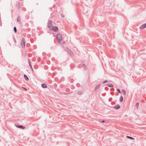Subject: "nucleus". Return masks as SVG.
I'll list each match as a JSON object with an SVG mask.
<instances>
[{"instance_id":"1","label":"nucleus","mask_w":146,"mask_h":146,"mask_svg":"<svg viewBox=\"0 0 146 146\" xmlns=\"http://www.w3.org/2000/svg\"><path fill=\"white\" fill-rule=\"evenodd\" d=\"M25 40L24 38H23L21 41V47L23 48H24L25 46Z\"/></svg>"},{"instance_id":"2","label":"nucleus","mask_w":146,"mask_h":146,"mask_svg":"<svg viewBox=\"0 0 146 146\" xmlns=\"http://www.w3.org/2000/svg\"><path fill=\"white\" fill-rule=\"evenodd\" d=\"M52 20H49L47 23V27L50 30L52 27Z\"/></svg>"},{"instance_id":"3","label":"nucleus","mask_w":146,"mask_h":146,"mask_svg":"<svg viewBox=\"0 0 146 146\" xmlns=\"http://www.w3.org/2000/svg\"><path fill=\"white\" fill-rule=\"evenodd\" d=\"M56 38L58 40L61 41L62 39V35L59 34H58L56 35Z\"/></svg>"},{"instance_id":"4","label":"nucleus","mask_w":146,"mask_h":146,"mask_svg":"<svg viewBox=\"0 0 146 146\" xmlns=\"http://www.w3.org/2000/svg\"><path fill=\"white\" fill-rule=\"evenodd\" d=\"M50 30L53 31L54 32H57L58 30V27L56 26H55L54 27H52Z\"/></svg>"},{"instance_id":"5","label":"nucleus","mask_w":146,"mask_h":146,"mask_svg":"<svg viewBox=\"0 0 146 146\" xmlns=\"http://www.w3.org/2000/svg\"><path fill=\"white\" fill-rule=\"evenodd\" d=\"M15 126H16V127H17L19 128H20L21 129H25V127H24L23 125H21L15 124Z\"/></svg>"},{"instance_id":"6","label":"nucleus","mask_w":146,"mask_h":146,"mask_svg":"<svg viewBox=\"0 0 146 146\" xmlns=\"http://www.w3.org/2000/svg\"><path fill=\"white\" fill-rule=\"evenodd\" d=\"M112 108H114L116 110H118L120 108V106L119 105L117 104L115 106L112 107Z\"/></svg>"},{"instance_id":"7","label":"nucleus","mask_w":146,"mask_h":146,"mask_svg":"<svg viewBox=\"0 0 146 146\" xmlns=\"http://www.w3.org/2000/svg\"><path fill=\"white\" fill-rule=\"evenodd\" d=\"M146 28V23L142 25L139 27L140 29H143Z\"/></svg>"},{"instance_id":"8","label":"nucleus","mask_w":146,"mask_h":146,"mask_svg":"<svg viewBox=\"0 0 146 146\" xmlns=\"http://www.w3.org/2000/svg\"><path fill=\"white\" fill-rule=\"evenodd\" d=\"M17 7V9L18 10H19L20 9V3L19 2L16 6Z\"/></svg>"},{"instance_id":"9","label":"nucleus","mask_w":146,"mask_h":146,"mask_svg":"<svg viewBox=\"0 0 146 146\" xmlns=\"http://www.w3.org/2000/svg\"><path fill=\"white\" fill-rule=\"evenodd\" d=\"M100 85L98 84L97 85L95 88L94 90L95 91H96L100 87Z\"/></svg>"},{"instance_id":"10","label":"nucleus","mask_w":146,"mask_h":146,"mask_svg":"<svg viewBox=\"0 0 146 146\" xmlns=\"http://www.w3.org/2000/svg\"><path fill=\"white\" fill-rule=\"evenodd\" d=\"M24 78L25 80H26L27 81H28L29 80V78L28 76L26 74H24Z\"/></svg>"},{"instance_id":"11","label":"nucleus","mask_w":146,"mask_h":146,"mask_svg":"<svg viewBox=\"0 0 146 146\" xmlns=\"http://www.w3.org/2000/svg\"><path fill=\"white\" fill-rule=\"evenodd\" d=\"M41 87L43 88H46L47 87V86L45 84H42L41 85Z\"/></svg>"},{"instance_id":"12","label":"nucleus","mask_w":146,"mask_h":146,"mask_svg":"<svg viewBox=\"0 0 146 146\" xmlns=\"http://www.w3.org/2000/svg\"><path fill=\"white\" fill-rule=\"evenodd\" d=\"M123 98L122 96H121L119 98V101L120 102H121L123 101Z\"/></svg>"},{"instance_id":"13","label":"nucleus","mask_w":146,"mask_h":146,"mask_svg":"<svg viewBox=\"0 0 146 146\" xmlns=\"http://www.w3.org/2000/svg\"><path fill=\"white\" fill-rule=\"evenodd\" d=\"M82 67L83 68V69L84 70H86V66L84 64H82Z\"/></svg>"},{"instance_id":"14","label":"nucleus","mask_w":146,"mask_h":146,"mask_svg":"<svg viewBox=\"0 0 146 146\" xmlns=\"http://www.w3.org/2000/svg\"><path fill=\"white\" fill-rule=\"evenodd\" d=\"M121 92H122L123 93V94L124 95H125L126 94V92H125V90H124V89H122V90H121Z\"/></svg>"},{"instance_id":"15","label":"nucleus","mask_w":146,"mask_h":146,"mask_svg":"<svg viewBox=\"0 0 146 146\" xmlns=\"http://www.w3.org/2000/svg\"><path fill=\"white\" fill-rule=\"evenodd\" d=\"M106 85L110 88H111L113 87V85L111 84H107Z\"/></svg>"},{"instance_id":"16","label":"nucleus","mask_w":146,"mask_h":146,"mask_svg":"<svg viewBox=\"0 0 146 146\" xmlns=\"http://www.w3.org/2000/svg\"><path fill=\"white\" fill-rule=\"evenodd\" d=\"M82 93V92L81 91H80L78 92L77 94L79 95H81Z\"/></svg>"},{"instance_id":"17","label":"nucleus","mask_w":146,"mask_h":146,"mask_svg":"<svg viewBox=\"0 0 146 146\" xmlns=\"http://www.w3.org/2000/svg\"><path fill=\"white\" fill-rule=\"evenodd\" d=\"M14 30L15 33H16L17 32V28L16 27H14L13 28Z\"/></svg>"},{"instance_id":"18","label":"nucleus","mask_w":146,"mask_h":146,"mask_svg":"<svg viewBox=\"0 0 146 146\" xmlns=\"http://www.w3.org/2000/svg\"><path fill=\"white\" fill-rule=\"evenodd\" d=\"M17 21L19 22L20 21V18L19 16L17 18Z\"/></svg>"},{"instance_id":"19","label":"nucleus","mask_w":146,"mask_h":146,"mask_svg":"<svg viewBox=\"0 0 146 146\" xmlns=\"http://www.w3.org/2000/svg\"><path fill=\"white\" fill-rule=\"evenodd\" d=\"M29 62V66L30 67V68L32 69V66H31V64L30 62V61H29V62Z\"/></svg>"},{"instance_id":"20","label":"nucleus","mask_w":146,"mask_h":146,"mask_svg":"<svg viewBox=\"0 0 146 146\" xmlns=\"http://www.w3.org/2000/svg\"><path fill=\"white\" fill-rule=\"evenodd\" d=\"M126 137L127 138H128L130 139H134V138H133V137H130V136H127Z\"/></svg>"},{"instance_id":"21","label":"nucleus","mask_w":146,"mask_h":146,"mask_svg":"<svg viewBox=\"0 0 146 146\" xmlns=\"http://www.w3.org/2000/svg\"><path fill=\"white\" fill-rule=\"evenodd\" d=\"M13 41H14L15 43V44H16L17 43L16 40L15 38L14 37L13 38Z\"/></svg>"},{"instance_id":"22","label":"nucleus","mask_w":146,"mask_h":146,"mask_svg":"<svg viewBox=\"0 0 146 146\" xmlns=\"http://www.w3.org/2000/svg\"><path fill=\"white\" fill-rule=\"evenodd\" d=\"M108 82V81L107 80H105L104 81H103V82H102V84H104L105 83H107V82Z\"/></svg>"},{"instance_id":"23","label":"nucleus","mask_w":146,"mask_h":146,"mask_svg":"<svg viewBox=\"0 0 146 146\" xmlns=\"http://www.w3.org/2000/svg\"><path fill=\"white\" fill-rule=\"evenodd\" d=\"M139 103H137L136 104L135 106H136L137 108L138 107V106H139Z\"/></svg>"},{"instance_id":"24","label":"nucleus","mask_w":146,"mask_h":146,"mask_svg":"<svg viewBox=\"0 0 146 146\" xmlns=\"http://www.w3.org/2000/svg\"><path fill=\"white\" fill-rule=\"evenodd\" d=\"M117 91L118 92H119V93H121V92L120 90L119 89H117Z\"/></svg>"},{"instance_id":"25","label":"nucleus","mask_w":146,"mask_h":146,"mask_svg":"<svg viewBox=\"0 0 146 146\" xmlns=\"http://www.w3.org/2000/svg\"><path fill=\"white\" fill-rule=\"evenodd\" d=\"M61 16L63 18H64V15L63 14H61Z\"/></svg>"},{"instance_id":"26","label":"nucleus","mask_w":146,"mask_h":146,"mask_svg":"<svg viewBox=\"0 0 146 146\" xmlns=\"http://www.w3.org/2000/svg\"><path fill=\"white\" fill-rule=\"evenodd\" d=\"M67 51L69 53H70V52H71V50L69 49H68Z\"/></svg>"},{"instance_id":"27","label":"nucleus","mask_w":146,"mask_h":146,"mask_svg":"<svg viewBox=\"0 0 146 146\" xmlns=\"http://www.w3.org/2000/svg\"><path fill=\"white\" fill-rule=\"evenodd\" d=\"M105 121H104V120H102V121H101V122H102V123H104V122H105Z\"/></svg>"},{"instance_id":"28","label":"nucleus","mask_w":146,"mask_h":146,"mask_svg":"<svg viewBox=\"0 0 146 146\" xmlns=\"http://www.w3.org/2000/svg\"><path fill=\"white\" fill-rule=\"evenodd\" d=\"M66 43V42L65 41H63V44H65Z\"/></svg>"},{"instance_id":"29","label":"nucleus","mask_w":146,"mask_h":146,"mask_svg":"<svg viewBox=\"0 0 146 146\" xmlns=\"http://www.w3.org/2000/svg\"><path fill=\"white\" fill-rule=\"evenodd\" d=\"M73 54V53H71L70 54V55H71V56H72V54Z\"/></svg>"},{"instance_id":"30","label":"nucleus","mask_w":146,"mask_h":146,"mask_svg":"<svg viewBox=\"0 0 146 146\" xmlns=\"http://www.w3.org/2000/svg\"><path fill=\"white\" fill-rule=\"evenodd\" d=\"M24 89H25V90H27V89L26 88H25Z\"/></svg>"}]
</instances>
